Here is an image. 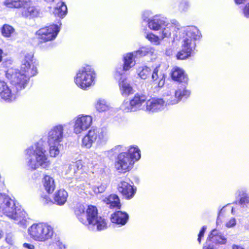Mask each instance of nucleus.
Returning <instances> with one entry per match:
<instances>
[{
  "mask_svg": "<svg viewBox=\"0 0 249 249\" xmlns=\"http://www.w3.org/2000/svg\"><path fill=\"white\" fill-rule=\"evenodd\" d=\"M243 14L247 18H249V3L247 4L243 9Z\"/></svg>",
  "mask_w": 249,
  "mask_h": 249,
  "instance_id": "nucleus-47",
  "label": "nucleus"
},
{
  "mask_svg": "<svg viewBox=\"0 0 249 249\" xmlns=\"http://www.w3.org/2000/svg\"><path fill=\"white\" fill-rule=\"evenodd\" d=\"M19 91H17L14 87H9L6 83L0 80V97L7 102L15 101L19 95Z\"/></svg>",
  "mask_w": 249,
  "mask_h": 249,
  "instance_id": "nucleus-15",
  "label": "nucleus"
},
{
  "mask_svg": "<svg viewBox=\"0 0 249 249\" xmlns=\"http://www.w3.org/2000/svg\"><path fill=\"white\" fill-rule=\"evenodd\" d=\"M108 139V132L105 127H92L84 137L82 141V146L90 148L94 142L98 145L105 144Z\"/></svg>",
  "mask_w": 249,
  "mask_h": 249,
  "instance_id": "nucleus-7",
  "label": "nucleus"
},
{
  "mask_svg": "<svg viewBox=\"0 0 249 249\" xmlns=\"http://www.w3.org/2000/svg\"><path fill=\"white\" fill-rule=\"evenodd\" d=\"M67 124H58L52 127L48 133L47 142L61 143L64 137Z\"/></svg>",
  "mask_w": 249,
  "mask_h": 249,
  "instance_id": "nucleus-16",
  "label": "nucleus"
},
{
  "mask_svg": "<svg viewBox=\"0 0 249 249\" xmlns=\"http://www.w3.org/2000/svg\"><path fill=\"white\" fill-rule=\"evenodd\" d=\"M247 229L249 230V227H248Z\"/></svg>",
  "mask_w": 249,
  "mask_h": 249,
  "instance_id": "nucleus-59",
  "label": "nucleus"
},
{
  "mask_svg": "<svg viewBox=\"0 0 249 249\" xmlns=\"http://www.w3.org/2000/svg\"><path fill=\"white\" fill-rule=\"evenodd\" d=\"M172 78L179 82L186 84L188 78L183 70L179 68H175L171 73Z\"/></svg>",
  "mask_w": 249,
  "mask_h": 249,
  "instance_id": "nucleus-26",
  "label": "nucleus"
},
{
  "mask_svg": "<svg viewBox=\"0 0 249 249\" xmlns=\"http://www.w3.org/2000/svg\"><path fill=\"white\" fill-rule=\"evenodd\" d=\"M151 52V49L148 47H142L140 50L132 53H127L123 56V68L116 69V72L122 74L124 71H127L136 64L135 58L138 56H142L146 55Z\"/></svg>",
  "mask_w": 249,
  "mask_h": 249,
  "instance_id": "nucleus-11",
  "label": "nucleus"
},
{
  "mask_svg": "<svg viewBox=\"0 0 249 249\" xmlns=\"http://www.w3.org/2000/svg\"><path fill=\"white\" fill-rule=\"evenodd\" d=\"M69 171L76 178L85 179L86 178L87 174L84 171L82 162L80 160L71 163L69 166Z\"/></svg>",
  "mask_w": 249,
  "mask_h": 249,
  "instance_id": "nucleus-19",
  "label": "nucleus"
},
{
  "mask_svg": "<svg viewBox=\"0 0 249 249\" xmlns=\"http://www.w3.org/2000/svg\"><path fill=\"white\" fill-rule=\"evenodd\" d=\"M120 109L125 112L136 111L135 108H134L133 106H132V103H131V100L124 101L120 106Z\"/></svg>",
  "mask_w": 249,
  "mask_h": 249,
  "instance_id": "nucleus-39",
  "label": "nucleus"
},
{
  "mask_svg": "<svg viewBox=\"0 0 249 249\" xmlns=\"http://www.w3.org/2000/svg\"><path fill=\"white\" fill-rule=\"evenodd\" d=\"M4 4L9 8H22L21 16L29 19L39 15V9L32 5L31 0H6Z\"/></svg>",
  "mask_w": 249,
  "mask_h": 249,
  "instance_id": "nucleus-9",
  "label": "nucleus"
},
{
  "mask_svg": "<svg viewBox=\"0 0 249 249\" xmlns=\"http://www.w3.org/2000/svg\"><path fill=\"white\" fill-rule=\"evenodd\" d=\"M0 212L21 227H27L28 217L26 213L22 209H17L15 201L5 194H0Z\"/></svg>",
  "mask_w": 249,
  "mask_h": 249,
  "instance_id": "nucleus-3",
  "label": "nucleus"
},
{
  "mask_svg": "<svg viewBox=\"0 0 249 249\" xmlns=\"http://www.w3.org/2000/svg\"><path fill=\"white\" fill-rule=\"evenodd\" d=\"M23 247L25 249H35V246L34 245L29 244V243H25L23 244Z\"/></svg>",
  "mask_w": 249,
  "mask_h": 249,
  "instance_id": "nucleus-50",
  "label": "nucleus"
},
{
  "mask_svg": "<svg viewBox=\"0 0 249 249\" xmlns=\"http://www.w3.org/2000/svg\"><path fill=\"white\" fill-rule=\"evenodd\" d=\"M67 13V7L64 2H58L55 7L53 14L55 16L63 18Z\"/></svg>",
  "mask_w": 249,
  "mask_h": 249,
  "instance_id": "nucleus-35",
  "label": "nucleus"
},
{
  "mask_svg": "<svg viewBox=\"0 0 249 249\" xmlns=\"http://www.w3.org/2000/svg\"><path fill=\"white\" fill-rule=\"evenodd\" d=\"M3 235V233L1 230H0V239L2 238Z\"/></svg>",
  "mask_w": 249,
  "mask_h": 249,
  "instance_id": "nucleus-56",
  "label": "nucleus"
},
{
  "mask_svg": "<svg viewBox=\"0 0 249 249\" xmlns=\"http://www.w3.org/2000/svg\"><path fill=\"white\" fill-rule=\"evenodd\" d=\"M203 249H216V246L206 241V245L203 247Z\"/></svg>",
  "mask_w": 249,
  "mask_h": 249,
  "instance_id": "nucleus-48",
  "label": "nucleus"
},
{
  "mask_svg": "<svg viewBox=\"0 0 249 249\" xmlns=\"http://www.w3.org/2000/svg\"><path fill=\"white\" fill-rule=\"evenodd\" d=\"M120 93L124 97L133 94L135 90L130 81L127 78H121L119 81Z\"/></svg>",
  "mask_w": 249,
  "mask_h": 249,
  "instance_id": "nucleus-22",
  "label": "nucleus"
},
{
  "mask_svg": "<svg viewBox=\"0 0 249 249\" xmlns=\"http://www.w3.org/2000/svg\"><path fill=\"white\" fill-rule=\"evenodd\" d=\"M137 73L141 79H146L150 76L151 70L147 66H140L138 68Z\"/></svg>",
  "mask_w": 249,
  "mask_h": 249,
  "instance_id": "nucleus-36",
  "label": "nucleus"
},
{
  "mask_svg": "<svg viewBox=\"0 0 249 249\" xmlns=\"http://www.w3.org/2000/svg\"><path fill=\"white\" fill-rule=\"evenodd\" d=\"M103 201L107 204L109 205L110 208H117L120 209L121 207L119 198L115 194H111L108 197L105 198Z\"/></svg>",
  "mask_w": 249,
  "mask_h": 249,
  "instance_id": "nucleus-30",
  "label": "nucleus"
},
{
  "mask_svg": "<svg viewBox=\"0 0 249 249\" xmlns=\"http://www.w3.org/2000/svg\"><path fill=\"white\" fill-rule=\"evenodd\" d=\"M118 190L127 199L132 198L136 193V189L125 181H121L118 185Z\"/></svg>",
  "mask_w": 249,
  "mask_h": 249,
  "instance_id": "nucleus-20",
  "label": "nucleus"
},
{
  "mask_svg": "<svg viewBox=\"0 0 249 249\" xmlns=\"http://www.w3.org/2000/svg\"><path fill=\"white\" fill-rule=\"evenodd\" d=\"M196 44L190 40H183L181 46L182 49L176 55L177 58L179 60H184L191 56L192 52L195 49Z\"/></svg>",
  "mask_w": 249,
  "mask_h": 249,
  "instance_id": "nucleus-18",
  "label": "nucleus"
},
{
  "mask_svg": "<svg viewBox=\"0 0 249 249\" xmlns=\"http://www.w3.org/2000/svg\"><path fill=\"white\" fill-rule=\"evenodd\" d=\"M106 188V185L105 184H100L99 185H96L93 187L92 189L95 193H102L105 191Z\"/></svg>",
  "mask_w": 249,
  "mask_h": 249,
  "instance_id": "nucleus-41",
  "label": "nucleus"
},
{
  "mask_svg": "<svg viewBox=\"0 0 249 249\" xmlns=\"http://www.w3.org/2000/svg\"><path fill=\"white\" fill-rule=\"evenodd\" d=\"M163 100L165 102L166 106L167 105H176L180 101L174 91H170L169 93L167 92L164 96Z\"/></svg>",
  "mask_w": 249,
  "mask_h": 249,
  "instance_id": "nucleus-34",
  "label": "nucleus"
},
{
  "mask_svg": "<svg viewBox=\"0 0 249 249\" xmlns=\"http://www.w3.org/2000/svg\"><path fill=\"white\" fill-rule=\"evenodd\" d=\"M31 238L37 242H45L52 239L54 231L53 227L47 223L33 224L28 230Z\"/></svg>",
  "mask_w": 249,
  "mask_h": 249,
  "instance_id": "nucleus-6",
  "label": "nucleus"
},
{
  "mask_svg": "<svg viewBox=\"0 0 249 249\" xmlns=\"http://www.w3.org/2000/svg\"><path fill=\"white\" fill-rule=\"evenodd\" d=\"M165 76L162 72L160 71L159 67H157L153 70L152 79L154 82H156L159 87H162L164 85Z\"/></svg>",
  "mask_w": 249,
  "mask_h": 249,
  "instance_id": "nucleus-27",
  "label": "nucleus"
},
{
  "mask_svg": "<svg viewBox=\"0 0 249 249\" xmlns=\"http://www.w3.org/2000/svg\"><path fill=\"white\" fill-rule=\"evenodd\" d=\"M146 38L154 45H158L160 43V41L164 38H161V33H160L159 36L155 35L150 33L146 35Z\"/></svg>",
  "mask_w": 249,
  "mask_h": 249,
  "instance_id": "nucleus-38",
  "label": "nucleus"
},
{
  "mask_svg": "<svg viewBox=\"0 0 249 249\" xmlns=\"http://www.w3.org/2000/svg\"><path fill=\"white\" fill-rule=\"evenodd\" d=\"M74 213L79 221L88 226L90 231H102L107 227L105 219L98 215L95 206H88L86 209L83 205L78 204L75 208Z\"/></svg>",
  "mask_w": 249,
  "mask_h": 249,
  "instance_id": "nucleus-1",
  "label": "nucleus"
},
{
  "mask_svg": "<svg viewBox=\"0 0 249 249\" xmlns=\"http://www.w3.org/2000/svg\"><path fill=\"white\" fill-rule=\"evenodd\" d=\"M42 199L44 204H48L51 201L49 196L46 195L42 196Z\"/></svg>",
  "mask_w": 249,
  "mask_h": 249,
  "instance_id": "nucleus-49",
  "label": "nucleus"
},
{
  "mask_svg": "<svg viewBox=\"0 0 249 249\" xmlns=\"http://www.w3.org/2000/svg\"><path fill=\"white\" fill-rule=\"evenodd\" d=\"M67 197V192L63 189H60L55 193L54 200L58 205H62L66 202Z\"/></svg>",
  "mask_w": 249,
  "mask_h": 249,
  "instance_id": "nucleus-32",
  "label": "nucleus"
},
{
  "mask_svg": "<svg viewBox=\"0 0 249 249\" xmlns=\"http://www.w3.org/2000/svg\"><path fill=\"white\" fill-rule=\"evenodd\" d=\"M44 0L48 3H51V2L54 1L55 0Z\"/></svg>",
  "mask_w": 249,
  "mask_h": 249,
  "instance_id": "nucleus-55",
  "label": "nucleus"
},
{
  "mask_svg": "<svg viewBox=\"0 0 249 249\" xmlns=\"http://www.w3.org/2000/svg\"><path fill=\"white\" fill-rule=\"evenodd\" d=\"M3 52L2 49H0V62L2 61V58L3 57Z\"/></svg>",
  "mask_w": 249,
  "mask_h": 249,
  "instance_id": "nucleus-54",
  "label": "nucleus"
},
{
  "mask_svg": "<svg viewBox=\"0 0 249 249\" xmlns=\"http://www.w3.org/2000/svg\"><path fill=\"white\" fill-rule=\"evenodd\" d=\"M141 158V151L137 146H130L127 152H121L115 162L116 169L121 173L130 171L134 162Z\"/></svg>",
  "mask_w": 249,
  "mask_h": 249,
  "instance_id": "nucleus-5",
  "label": "nucleus"
},
{
  "mask_svg": "<svg viewBox=\"0 0 249 249\" xmlns=\"http://www.w3.org/2000/svg\"><path fill=\"white\" fill-rule=\"evenodd\" d=\"M96 77V73L94 69L90 65H86L77 72L74 82L78 87L86 89L95 84Z\"/></svg>",
  "mask_w": 249,
  "mask_h": 249,
  "instance_id": "nucleus-8",
  "label": "nucleus"
},
{
  "mask_svg": "<svg viewBox=\"0 0 249 249\" xmlns=\"http://www.w3.org/2000/svg\"><path fill=\"white\" fill-rule=\"evenodd\" d=\"M49 146V154L51 157L55 158L59 156L63 149V144L59 142H47Z\"/></svg>",
  "mask_w": 249,
  "mask_h": 249,
  "instance_id": "nucleus-28",
  "label": "nucleus"
},
{
  "mask_svg": "<svg viewBox=\"0 0 249 249\" xmlns=\"http://www.w3.org/2000/svg\"><path fill=\"white\" fill-rule=\"evenodd\" d=\"M206 229L207 227L206 226H203L199 231L197 238V241L199 244L201 243V238L204 236V234L206 230Z\"/></svg>",
  "mask_w": 249,
  "mask_h": 249,
  "instance_id": "nucleus-45",
  "label": "nucleus"
},
{
  "mask_svg": "<svg viewBox=\"0 0 249 249\" xmlns=\"http://www.w3.org/2000/svg\"><path fill=\"white\" fill-rule=\"evenodd\" d=\"M15 32V29L12 26L7 24H4L1 30L2 36L7 38L10 37Z\"/></svg>",
  "mask_w": 249,
  "mask_h": 249,
  "instance_id": "nucleus-37",
  "label": "nucleus"
},
{
  "mask_svg": "<svg viewBox=\"0 0 249 249\" xmlns=\"http://www.w3.org/2000/svg\"><path fill=\"white\" fill-rule=\"evenodd\" d=\"M147 25L149 28L153 31H159L161 38H169L173 30H179V23L175 19L169 22L167 19L160 15H156L148 19Z\"/></svg>",
  "mask_w": 249,
  "mask_h": 249,
  "instance_id": "nucleus-4",
  "label": "nucleus"
},
{
  "mask_svg": "<svg viewBox=\"0 0 249 249\" xmlns=\"http://www.w3.org/2000/svg\"><path fill=\"white\" fill-rule=\"evenodd\" d=\"M246 0H234L235 2L237 4H240L244 2Z\"/></svg>",
  "mask_w": 249,
  "mask_h": 249,
  "instance_id": "nucleus-52",
  "label": "nucleus"
},
{
  "mask_svg": "<svg viewBox=\"0 0 249 249\" xmlns=\"http://www.w3.org/2000/svg\"><path fill=\"white\" fill-rule=\"evenodd\" d=\"M6 242L10 245L14 244V237L11 233H8L6 235L5 238Z\"/></svg>",
  "mask_w": 249,
  "mask_h": 249,
  "instance_id": "nucleus-44",
  "label": "nucleus"
},
{
  "mask_svg": "<svg viewBox=\"0 0 249 249\" xmlns=\"http://www.w3.org/2000/svg\"><path fill=\"white\" fill-rule=\"evenodd\" d=\"M207 243L210 242L213 244L214 243L215 246L217 244H224L226 242V239L217 230H213L211 234L209 235L207 239Z\"/></svg>",
  "mask_w": 249,
  "mask_h": 249,
  "instance_id": "nucleus-23",
  "label": "nucleus"
},
{
  "mask_svg": "<svg viewBox=\"0 0 249 249\" xmlns=\"http://www.w3.org/2000/svg\"><path fill=\"white\" fill-rule=\"evenodd\" d=\"M73 132L79 134L87 130L91 125L92 118L89 115H79L73 119Z\"/></svg>",
  "mask_w": 249,
  "mask_h": 249,
  "instance_id": "nucleus-14",
  "label": "nucleus"
},
{
  "mask_svg": "<svg viewBox=\"0 0 249 249\" xmlns=\"http://www.w3.org/2000/svg\"><path fill=\"white\" fill-rule=\"evenodd\" d=\"M183 31L185 34L183 36V40H190L191 42L196 44V41L199 39L201 37V33L196 26L186 27L184 28Z\"/></svg>",
  "mask_w": 249,
  "mask_h": 249,
  "instance_id": "nucleus-21",
  "label": "nucleus"
},
{
  "mask_svg": "<svg viewBox=\"0 0 249 249\" xmlns=\"http://www.w3.org/2000/svg\"><path fill=\"white\" fill-rule=\"evenodd\" d=\"M26 160L28 169L35 170L39 167L48 169L51 165L43 142L39 141L26 150Z\"/></svg>",
  "mask_w": 249,
  "mask_h": 249,
  "instance_id": "nucleus-2",
  "label": "nucleus"
},
{
  "mask_svg": "<svg viewBox=\"0 0 249 249\" xmlns=\"http://www.w3.org/2000/svg\"><path fill=\"white\" fill-rule=\"evenodd\" d=\"M122 146L121 145H117L115 146L112 149V151L114 152H120L122 150H124Z\"/></svg>",
  "mask_w": 249,
  "mask_h": 249,
  "instance_id": "nucleus-51",
  "label": "nucleus"
},
{
  "mask_svg": "<svg viewBox=\"0 0 249 249\" xmlns=\"http://www.w3.org/2000/svg\"><path fill=\"white\" fill-rule=\"evenodd\" d=\"M236 223L235 219L232 218L226 223V226L228 228H231L234 227L236 225Z\"/></svg>",
  "mask_w": 249,
  "mask_h": 249,
  "instance_id": "nucleus-46",
  "label": "nucleus"
},
{
  "mask_svg": "<svg viewBox=\"0 0 249 249\" xmlns=\"http://www.w3.org/2000/svg\"><path fill=\"white\" fill-rule=\"evenodd\" d=\"M232 249H244L241 246L233 245L232 247Z\"/></svg>",
  "mask_w": 249,
  "mask_h": 249,
  "instance_id": "nucleus-53",
  "label": "nucleus"
},
{
  "mask_svg": "<svg viewBox=\"0 0 249 249\" xmlns=\"http://www.w3.org/2000/svg\"><path fill=\"white\" fill-rule=\"evenodd\" d=\"M186 84H180L178 89L174 91L180 101L183 98H187L190 95V90L186 89Z\"/></svg>",
  "mask_w": 249,
  "mask_h": 249,
  "instance_id": "nucleus-33",
  "label": "nucleus"
},
{
  "mask_svg": "<svg viewBox=\"0 0 249 249\" xmlns=\"http://www.w3.org/2000/svg\"><path fill=\"white\" fill-rule=\"evenodd\" d=\"M232 211V213H233V208L232 209V211Z\"/></svg>",
  "mask_w": 249,
  "mask_h": 249,
  "instance_id": "nucleus-58",
  "label": "nucleus"
},
{
  "mask_svg": "<svg viewBox=\"0 0 249 249\" xmlns=\"http://www.w3.org/2000/svg\"><path fill=\"white\" fill-rule=\"evenodd\" d=\"M147 97L142 94L137 93L131 100L132 106L135 108V111L139 109H143V105L146 102Z\"/></svg>",
  "mask_w": 249,
  "mask_h": 249,
  "instance_id": "nucleus-25",
  "label": "nucleus"
},
{
  "mask_svg": "<svg viewBox=\"0 0 249 249\" xmlns=\"http://www.w3.org/2000/svg\"><path fill=\"white\" fill-rule=\"evenodd\" d=\"M224 208H223L220 211V213H221L222 212V211L224 210Z\"/></svg>",
  "mask_w": 249,
  "mask_h": 249,
  "instance_id": "nucleus-57",
  "label": "nucleus"
},
{
  "mask_svg": "<svg viewBox=\"0 0 249 249\" xmlns=\"http://www.w3.org/2000/svg\"><path fill=\"white\" fill-rule=\"evenodd\" d=\"M152 15V13L150 10L144 11L142 14V18L143 21H147L148 20L149 17Z\"/></svg>",
  "mask_w": 249,
  "mask_h": 249,
  "instance_id": "nucleus-43",
  "label": "nucleus"
},
{
  "mask_svg": "<svg viewBox=\"0 0 249 249\" xmlns=\"http://www.w3.org/2000/svg\"><path fill=\"white\" fill-rule=\"evenodd\" d=\"M128 218V214L126 213L117 211L111 214L110 220L112 223L123 226L126 223Z\"/></svg>",
  "mask_w": 249,
  "mask_h": 249,
  "instance_id": "nucleus-24",
  "label": "nucleus"
},
{
  "mask_svg": "<svg viewBox=\"0 0 249 249\" xmlns=\"http://www.w3.org/2000/svg\"><path fill=\"white\" fill-rule=\"evenodd\" d=\"M6 77L17 91H21L26 87L30 77L17 69H9L6 73Z\"/></svg>",
  "mask_w": 249,
  "mask_h": 249,
  "instance_id": "nucleus-10",
  "label": "nucleus"
},
{
  "mask_svg": "<svg viewBox=\"0 0 249 249\" xmlns=\"http://www.w3.org/2000/svg\"><path fill=\"white\" fill-rule=\"evenodd\" d=\"M37 62L32 53H27L22 61L20 71L29 77L35 75L37 72Z\"/></svg>",
  "mask_w": 249,
  "mask_h": 249,
  "instance_id": "nucleus-13",
  "label": "nucleus"
},
{
  "mask_svg": "<svg viewBox=\"0 0 249 249\" xmlns=\"http://www.w3.org/2000/svg\"><path fill=\"white\" fill-rule=\"evenodd\" d=\"M95 107L99 112L107 111L111 108L110 104L103 99H99L96 101Z\"/></svg>",
  "mask_w": 249,
  "mask_h": 249,
  "instance_id": "nucleus-31",
  "label": "nucleus"
},
{
  "mask_svg": "<svg viewBox=\"0 0 249 249\" xmlns=\"http://www.w3.org/2000/svg\"><path fill=\"white\" fill-rule=\"evenodd\" d=\"M240 200L239 203L243 206H247L249 204V195L244 191L240 192Z\"/></svg>",
  "mask_w": 249,
  "mask_h": 249,
  "instance_id": "nucleus-40",
  "label": "nucleus"
},
{
  "mask_svg": "<svg viewBox=\"0 0 249 249\" xmlns=\"http://www.w3.org/2000/svg\"><path fill=\"white\" fill-rule=\"evenodd\" d=\"M166 107L165 101L162 98H153L148 100L143 108L149 112H157L163 110Z\"/></svg>",
  "mask_w": 249,
  "mask_h": 249,
  "instance_id": "nucleus-17",
  "label": "nucleus"
},
{
  "mask_svg": "<svg viewBox=\"0 0 249 249\" xmlns=\"http://www.w3.org/2000/svg\"><path fill=\"white\" fill-rule=\"evenodd\" d=\"M60 31L59 27L55 24L42 28L38 30L36 35L40 43L54 40Z\"/></svg>",
  "mask_w": 249,
  "mask_h": 249,
  "instance_id": "nucleus-12",
  "label": "nucleus"
},
{
  "mask_svg": "<svg viewBox=\"0 0 249 249\" xmlns=\"http://www.w3.org/2000/svg\"><path fill=\"white\" fill-rule=\"evenodd\" d=\"M42 184L43 187L46 192L49 193H52L53 192L55 185L54 179L48 175H46L42 179Z\"/></svg>",
  "mask_w": 249,
  "mask_h": 249,
  "instance_id": "nucleus-29",
  "label": "nucleus"
},
{
  "mask_svg": "<svg viewBox=\"0 0 249 249\" xmlns=\"http://www.w3.org/2000/svg\"><path fill=\"white\" fill-rule=\"evenodd\" d=\"M190 6L189 2L186 0H182L179 5V8L182 11H186Z\"/></svg>",
  "mask_w": 249,
  "mask_h": 249,
  "instance_id": "nucleus-42",
  "label": "nucleus"
}]
</instances>
